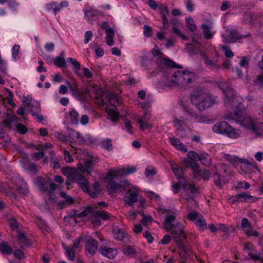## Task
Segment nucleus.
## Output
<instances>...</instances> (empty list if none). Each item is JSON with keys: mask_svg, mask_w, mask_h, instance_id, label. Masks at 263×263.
I'll return each mask as SVG.
<instances>
[{"mask_svg": "<svg viewBox=\"0 0 263 263\" xmlns=\"http://www.w3.org/2000/svg\"><path fill=\"white\" fill-rule=\"evenodd\" d=\"M191 99L192 104L200 111H203L215 103L214 100L203 92H195L194 94L191 95Z\"/></svg>", "mask_w": 263, "mask_h": 263, "instance_id": "1", "label": "nucleus"}, {"mask_svg": "<svg viewBox=\"0 0 263 263\" xmlns=\"http://www.w3.org/2000/svg\"><path fill=\"white\" fill-rule=\"evenodd\" d=\"M63 174L67 176L70 179L78 182L81 185V188L83 191L88 190L89 189V184L87 180L76 168L66 166L63 169Z\"/></svg>", "mask_w": 263, "mask_h": 263, "instance_id": "2", "label": "nucleus"}, {"mask_svg": "<svg viewBox=\"0 0 263 263\" xmlns=\"http://www.w3.org/2000/svg\"><path fill=\"white\" fill-rule=\"evenodd\" d=\"M123 174V170H111L106 174L105 178L108 181L106 187L110 194H113L118 191H122L125 189L123 185L116 183L114 180V178L122 176Z\"/></svg>", "mask_w": 263, "mask_h": 263, "instance_id": "3", "label": "nucleus"}, {"mask_svg": "<svg viewBox=\"0 0 263 263\" xmlns=\"http://www.w3.org/2000/svg\"><path fill=\"white\" fill-rule=\"evenodd\" d=\"M212 130L214 133L226 135L231 138H237L240 135L239 130L233 128L226 121L217 123L213 126Z\"/></svg>", "mask_w": 263, "mask_h": 263, "instance_id": "4", "label": "nucleus"}, {"mask_svg": "<svg viewBox=\"0 0 263 263\" xmlns=\"http://www.w3.org/2000/svg\"><path fill=\"white\" fill-rule=\"evenodd\" d=\"M194 77V73L189 71H175L171 77L172 82L176 85L182 87L187 86Z\"/></svg>", "mask_w": 263, "mask_h": 263, "instance_id": "5", "label": "nucleus"}, {"mask_svg": "<svg viewBox=\"0 0 263 263\" xmlns=\"http://www.w3.org/2000/svg\"><path fill=\"white\" fill-rule=\"evenodd\" d=\"M34 183L42 192H48L51 195V192L57 189V185L53 183L50 178H44L39 176L34 179Z\"/></svg>", "mask_w": 263, "mask_h": 263, "instance_id": "6", "label": "nucleus"}, {"mask_svg": "<svg viewBox=\"0 0 263 263\" xmlns=\"http://www.w3.org/2000/svg\"><path fill=\"white\" fill-rule=\"evenodd\" d=\"M246 123V127L252 138L260 137L263 135V124L261 122H254L252 119Z\"/></svg>", "mask_w": 263, "mask_h": 263, "instance_id": "7", "label": "nucleus"}, {"mask_svg": "<svg viewBox=\"0 0 263 263\" xmlns=\"http://www.w3.org/2000/svg\"><path fill=\"white\" fill-rule=\"evenodd\" d=\"M171 234L174 241L177 243L180 249L184 248V240L186 236L184 234V227L181 225L177 226L174 228Z\"/></svg>", "mask_w": 263, "mask_h": 263, "instance_id": "8", "label": "nucleus"}, {"mask_svg": "<svg viewBox=\"0 0 263 263\" xmlns=\"http://www.w3.org/2000/svg\"><path fill=\"white\" fill-rule=\"evenodd\" d=\"M15 190L19 192V193L24 195H27L29 193V190L26 187V183L23 181L21 182L13 183L11 185H9L8 187V190L5 193L7 196L13 197L15 196L14 194L10 191V190Z\"/></svg>", "mask_w": 263, "mask_h": 263, "instance_id": "9", "label": "nucleus"}, {"mask_svg": "<svg viewBox=\"0 0 263 263\" xmlns=\"http://www.w3.org/2000/svg\"><path fill=\"white\" fill-rule=\"evenodd\" d=\"M225 96L224 101L225 105L232 107H237L238 99L234 94V90L231 87H227L223 92Z\"/></svg>", "mask_w": 263, "mask_h": 263, "instance_id": "10", "label": "nucleus"}, {"mask_svg": "<svg viewBox=\"0 0 263 263\" xmlns=\"http://www.w3.org/2000/svg\"><path fill=\"white\" fill-rule=\"evenodd\" d=\"M223 41L227 43L231 44L235 42L237 40L247 37V35H240L235 29H228L224 34L222 36Z\"/></svg>", "mask_w": 263, "mask_h": 263, "instance_id": "11", "label": "nucleus"}, {"mask_svg": "<svg viewBox=\"0 0 263 263\" xmlns=\"http://www.w3.org/2000/svg\"><path fill=\"white\" fill-rule=\"evenodd\" d=\"M234 119L241 123V124L245 127L246 126V123L249 122V120H252L250 117L247 116L246 110L244 108L237 109Z\"/></svg>", "mask_w": 263, "mask_h": 263, "instance_id": "12", "label": "nucleus"}, {"mask_svg": "<svg viewBox=\"0 0 263 263\" xmlns=\"http://www.w3.org/2000/svg\"><path fill=\"white\" fill-rule=\"evenodd\" d=\"M213 26V22L209 20H205L201 25V28L203 31V34L206 39H210L213 36V34L212 33L211 30L212 29Z\"/></svg>", "mask_w": 263, "mask_h": 263, "instance_id": "13", "label": "nucleus"}, {"mask_svg": "<svg viewBox=\"0 0 263 263\" xmlns=\"http://www.w3.org/2000/svg\"><path fill=\"white\" fill-rule=\"evenodd\" d=\"M99 252L104 256L110 259L114 258L117 253V251L116 249L108 248L106 246H101L100 247Z\"/></svg>", "mask_w": 263, "mask_h": 263, "instance_id": "14", "label": "nucleus"}, {"mask_svg": "<svg viewBox=\"0 0 263 263\" xmlns=\"http://www.w3.org/2000/svg\"><path fill=\"white\" fill-rule=\"evenodd\" d=\"M98 248V242L96 240L92 238L87 240L85 246V250L90 255H93L96 253Z\"/></svg>", "mask_w": 263, "mask_h": 263, "instance_id": "15", "label": "nucleus"}, {"mask_svg": "<svg viewBox=\"0 0 263 263\" xmlns=\"http://www.w3.org/2000/svg\"><path fill=\"white\" fill-rule=\"evenodd\" d=\"M159 53H160L162 54L161 53L156 51L155 53H154V55H157L158 58L157 59V63L158 64H163L165 65L166 66H168L171 68H175L176 67V63L174 62L173 61H172L171 59H166L162 57L161 56L159 55Z\"/></svg>", "mask_w": 263, "mask_h": 263, "instance_id": "16", "label": "nucleus"}, {"mask_svg": "<svg viewBox=\"0 0 263 263\" xmlns=\"http://www.w3.org/2000/svg\"><path fill=\"white\" fill-rule=\"evenodd\" d=\"M127 194H128V196L125 199V202L129 206H132L137 201L138 191L136 189H129L128 190Z\"/></svg>", "mask_w": 263, "mask_h": 263, "instance_id": "17", "label": "nucleus"}, {"mask_svg": "<svg viewBox=\"0 0 263 263\" xmlns=\"http://www.w3.org/2000/svg\"><path fill=\"white\" fill-rule=\"evenodd\" d=\"M244 250L248 251V255L253 260L256 261L260 259V256L256 254V250L252 243H246L244 246Z\"/></svg>", "mask_w": 263, "mask_h": 263, "instance_id": "18", "label": "nucleus"}, {"mask_svg": "<svg viewBox=\"0 0 263 263\" xmlns=\"http://www.w3.org/2000/svg\"><path fill=\"white\" fill-rule=\"evenodd\" d=\"M106 110L112 122H116L118 121L119 120V112L115 105H112L111 107H106Z\"/></svg>", "mask_w": 263, "mask_h": 263, "instance_id": "19", "label": "nucleus"}, {"mask_svg": "<svg viewBox=\"0 0 263 263\" xmlns=\"http://www.w3.org/2000/svg\"><path fill=\"white\" fill-rule=\"evenodd\" d=\"M93 163L91 159L86 160L84 161L83 164H81L79 166V170L82 173H86L87 174H90L93 171Z\"/></svg>", "mask_w": 263, "mask_h": 263, "instance_id": "20", "label": "nucleus"}, {"mask_svg": "<svg viewBox=\"0 0 263 263\" xmlns=\"http://www.w3.org/2000/svg\"><path fill=\"white\" fill-rule=\"evenodd\" d=\"M18 243L22 249L28 247L31 245L30 240L27 238L25 234L22 232H19L18 234Z\"/></svg>", "mask_w": 263, "mask_h": 263, "instance_id": "21", "label": "nucleus"}, {"mask_svg": "<svg viewBox=\"0 0 263 263\" xmlns=\"http://www.w3.org/2000/svg\"><path fill=\"white\" fill-rule=\"evenodd\" d=\"M63 248L65 250V255L68 260L73 261L75 258L76 250L70 246H66L65 244L63 245Z\"/></svg>", "mask_w": 263, "mask_h": 263, "instance_id": "22", "label": "nucleus"}, {"mask_svg": "<svg viewBox=\"0 0 263 263\" xmlns=\"http://www.w3.org/2000/svg\"><path fill=\"white\" fill-rule=\"evenodd\" d=\"M176 216L174 214H171L165 216V219L164 221V229L166 231H169L172 230L173 224L172 222L175 220Z\"/></svg>", "mask_w": 263, "mask_h": 263, "instance_id": "23", "label": "nucleus"}, {"mask_svg": "<svg viewBox=\"0 0 263 263\" xmlns=\"http://www.w3.org/2000/svg\"><path fill=\"white\" fill-rule=\"evenodd\" d=\"M112 233L114 238L118 240H123L125 238V234L123 229L118 227H114L112 229Z\"/></svg>", "mask_w": 263, "mask_h": 263, "instance_id": "24", "label": "nucleus"}, {"mask_svg": "<svg viewBox=\"0 0 263 263\" xmlns=\"http://www.w3.org/2000/svg\"><path fill=\"white\" fill-rule=\"evenodd\" d=\"M169 141L171 143L178 149L182 152H186L187 151V149L185 146L177 138L170 137L169 138Z\"/></svg>", "mask_w": 263, "mask_h": 263, "instance_id": "25", "label": "nucleus"}, {"mask_svg": "<svg viewBox=\"0 0 263 263\" xmlns=\"http://www.w3.org/2000/svg\"><path fill=\"white\" fill-rule=\"evenodd\" d=\"M69 117L70 123L72 125H78L79 124L80 119L79 114L75 109H72L70 111H69Z\"/></svg>", "mask_w": 263, "mask_h": 263, "instance_id": "26", "label": "nucleus"}, {"mask_svg": "<svg viewBox=\"0 0 263 263\" xmlns=\"http://www.w3.org/2000/svg\"><path fill=\"white\" fill-rule=\"evenodd\" d=\"M0 252L3 254L10 255L13 253V250L6 241H2L0 243Z\"/></svg>", "mask_w": 263, "mask_h": 263, "instance_id": "27", "label": "nucleus"}, {"mask_svg": "<svg viewBox=\"0 0 263 263\" xmlns=\"http://www.w3.org/2000/svg\"><path fill=\"white\" fill-rule=\"evenodd\" d=\"M123 251L125 255L128 256L130 257H135L137 255V251L131 246H125L123 248Z\"/></svg>", "mask_w": 263, "mask_h": 263, "instance_id": "28", "label": "nucleus"}, {"mask_svg": "<svg viewBox=\"0 0 263 263\" xmlns=\"http://www.w3.org/2000/svg\"><path fill=\"white\" fill-rule=\"evenodd\" d=\"M85 17L88 20H92L94 17L101 14L102 12L98 10L90 9L88 10H84Z\"/></svg>", "mask_w": 263, "mask_h": 263, "instance_id": "29", "label": "nucleus"}, {"mask_svg": "<svg viewBox=\"0 0 263 263\" xmlns=\"http://www.w3.org/2000/svg\"><path fill=\"white\" fill-rule=\"evenodd\" d=\"M93 212V208L90 205L87 206L84 210H83L81 212L77 213L76 212L74 214V217L75 218H83L85 217L90 214L92 213Z\"/></svg>", "mask_w": 263, "mask_h": 263, "instance_id": "30", "label": "nucleus"}, {"mask_svg": "<svg viewBox=\"0 0 263 263\" xmlns=\"http://www.w3.org/2000/svg\"><path fill=\"white\" fill-rule=\"evenodd\" d=\"M181 186L184 191H189L192 194L196 193L198 192V189L195 185L188 183L186 181L181 184Z\"/></svg>", "mask_w": 263, "mask_h": 263, "instance_id": "31", "label": "nucleus"}, {"mask_svg": "<svg viewBox=\"0 0 263 263\" xmlns=\"http://www.w3.org/2000/svg\"><path fill=\"white\" fill-rule=\"evenodd\" d=\"M213 182L214 184L220 188H221L225 184L224 181L221 178L220 175L217 173L213 175Z\"/></svg>", "mask_w": 263, "mask_h": 263, "instance_id": "32", "label": "nucleus"}, {"mask_svg": "<svg viewBox=\"0 0 263 263\" xmlns=\"http://www.w3.org/2000/svg\"><path fill=\"white\" fill-rule=\"evenodd\" d=\"M190 114L194 117L196 120V122L199 123H207L211 121V120L208 119L206 117L202 116L197 115L196 113L193 112H189Z\"/></svg>", "mask_w": 263, "mask_h": 263, "instance_id": "33", "label": "nucleus"}, {"mask_svg": "<svg viewBox=\"0 0 263 263\" xmlns=\"http://www.w3.org/2000/svg\"><path fill=\"white\" fill-rule=\"evenodd\" d=\"M195 224L198 227V228L200 230H203L207 228V225L205 222V219L203 218V216H200L199 218L196 220L194 222Z\"/></svg>", "mask_w": 263, "mask_h": 263, "instance_id": "34", "label": "nucleus"}, {"mask_svg": "<svg viewBox=\"0 0 263 263\" xmlns=\"http://www.w3.org/2000/svg\"><path fill=\"white\" fill-rule=\"evenodd\" d=\"M101 146L108 151H111L113 148L111 140L109 138L103 140L101 143Z\"/></svg>", "mask_w": 263, "mask_h": 263, "instance_id": "35", "label": "nucleus"}, {"mask_svg": "<svg viewBox=\"0 0 263 263\" xmlns=\"http://www.w3.org/2000/svg\"><path fill=\"white\" fill-rule=\"evenodd\" d=\"M236 197L239 199V201H241L242 199H244L247 202H252L254 201V197L251 195L247 194L246 192H242L236 194Z\"/></svg>", "mask_w": 263, "mask_h": 263, "instance_id": "36", "label": "nucleus"}, {"mask_svg": "<svg viewBox=\"0 0 263 263\" xmlns=\"http://www.w3.org/2000/svg\"><path fill=\"white\" fill-rule=\"evenodd\" d=\"M199 161L204 166H209L211 164V159L209 157L208 154L205 153L200 154Z\"/></svg>", "mask_w": 263, "mask_h": 263, "instance_id": "37", "label": "nucleus"}, {"mask_svg": "<svg viewBox=\"0 0 263 263\" xmlns=\"http://www.w3.org/2000/svg\"><path fill=\"white\" fill-rule=\"evenodd\" d=\"M41 111L40 105L37 102L32 104L30 106V112L32 116H35L37 113Z\"/></svg>", "mask_w": 263, "mask_h": 263, "instance_id": "38", "label": "nucleus"}, {"mask_svg": "<svg viewBox=\"0 0 263 263\" xmlns=\"http://www.w3.org/2000/svg\"><path fill=\"white\" fill-rule=\"evenodd\" d=\"M241 227L242 229L246 230V231L251 230L252 226L247 218H244L241 220Z\"/></svg>", "mask_w": 263, "mask_h": 263, "instance_id": "39", "label": "nucleus"}, {"mask_svg": "<svg viewBox=\"0 0 263 263\" xmlns=\"http://www.w3.org/2000/svg\"><path fill=\"white\" fill-rule=\"evenodd\" d=\"M196 166H194L191 168L193 172V177L195 179H197L202 175V170L200 168V166L198 164L196 163Z\"/></svg>", "mask_w": 263, "mask_h": 263, "instance_id": "40", "label": "nucleus"}, {"mask_svg": "<svg viewBox=\"0 0 263 263\" xmlns=\"http://www.w3.org/2000/svg\"><path fill=\"white\" fill-rule=\"evenodd\" d=\"M187 157L189 159L192 161H198L200 160V154H198L195 151H191L187 153Z\"/></svg>", "mask_w": 263, "mask_h": 263, "instance_id": "41", "label": "nucleus"}, {"mask_svg": "<svg viewBox=\"0 0 263 263\" xmlns=\"http://www.w3.org/2000/svg\"><path fill=\"white\" fill-rule=\"evenodd\" d=\"M54 64L59 67H65L66 65L65 59L63 58L57 57L54 60Z\"/></svg>", "mask_w": 263, "mask_h": 263, "instance_id": "42", "label": "nucleus"}, {"mask_svg": "<svg viewBox=\"0 0 263 263\" xmlns=\"http://www.w3.org/2000/svg\"><path fill=\"white\" fill-rule=\"evenodd\" d=\"M138 123L140 124V129L144 130L146 128H151V126L147 121H144L143 118H138Z\"/></svg>", "mask_w": 263, "mask_h": 263, "instance_id": "43", "label": "nucleus"}, {"mask_svg": "<svg viewBox=\"0 0 263 263\" xmlns=\"http://www.w3.org/2000/svg\"><path fill=\"white\" fill-rule=\"evenodd\" d=\"M175 126L177 129L179 131L180 129L185 125V123L183 120L179 119L178 118H174L173 121Z\"/></svg>", "mask_w": 263, "mask_h": 263, "instance_id": "44", "label": "nucleus"}, {"mask_svg": "<svg viewBox=\"0 0 263 263\" xmlns=\"http://www.w3.org/2000/svg\"><path fill=\"white\" fill-rule=\"evenodd\" d=\"M201 215L199 214V213L196 211L190 212L187 216V218L190 220H195V221L198 219Z\"/></svg>", "mask_w": 263, "mask_h": 263, "instance_id": "45", "label": "nucleus"}, {"mask_svg": "<svg viewBox=\"0 0 263 263\" xmlns=\"http://www.w3.org/2000/svg\"><path fill=\"white\" fill-rule=\"evenodd\" d=\"M93 215L92 218L91 219V222L95 226H99L101 225V221L100 220V218L96 215V212L93 210V212L91 213Z\"/></svg>", "mask_w": 263, "mask_h": 263, "instance_id": "46", "label": "nucleus"}, {"mask_svg": "<svg viewBox=\"0 0 263 263\" xmlns=\"http://www.w3.org/2000/svg\"><path fill=\"white\" fill-rule=\"evenodd\" d=\"M77 134H78V132H76L74 130L68 129L67 131L68 140L70 142H72L73 140H75L76 139Z\"/></svg>", "mask_w": 263, "mask_h": 263, "instance_id": "47", "label": "nucleus"}, {"mask_svg": "<svg viewBox=\"0 0 263 263\" xmlns=\"http://www.w3.org/2000/svg\"><path fill=\"white\" fill-rule=\"evenodd\" d=\"M182 163L187 168H192L194 166H196V162H193L192 160L188 158H184L182 160Z\"/></svg>", "mask_w": 263, "mask_h": 263, "instance_id": "48", "label": "nucleus"}, {"mask_svg": "<svg viewBox=\"0 0 263 263\" xmlns=\"http://www.w3.org/2000/svg\"><path fill=\"white\" fill-rule=\"evenodd\" d=\"M96 215L99 216L100 218L103 220H107L109 218V214L108 212L104 211H95Z\"/></svg>", "mask_w": 263, "mask_h": 263, "instance_id": "49", "label": "nucleus"}, {"mask_svg": "<svg viewBox=\"0 0 263 263\" xmlns=\"http://www.w3.org/2000/svg\"><path fill=\"white\" fill-rule=\"evenodd\" d=\"M66 84L67 85L69 90H70L72 95L75 97L79 91L76 86H74L76 85L75 84L72 85L70 82L67 81Z\"/></svg>", "mask_w": 263, "mask_h": 263, "instance_id": "50", "label": "nucleus"}, {"mask_svg": "<svg viewBox=\"0 0 263 263\" xmlns=\"http://www.w3.org/2000/svg\"><path fill=\"white\" fill-rule=\"evenodd\" d=\"M226 159L233 164L237 165L240 161V158L236 156L228 155Z\"/></svg>", "mask_w": 263, "mask_h": 263, "instance_id": "51", "label": "nucleus"}, {"mask_svg": "<svg viewBox=\"0 0 263 263\" xmlns=\"http://www.w3.org/2000/svg\"><path fill=\"white\" fill-rule=\"evenodd\" d=\"M143 29V34L145 36L149 37L152 35L153 29L151 27L145 25H144Z\"/></svg>", "mask_w": 263, "mask_h": 263, "instance_id": "52", "label": "nucleus"}, {"mask_svg": "<svg viewBox=\"0 0 263 263\" xmlns=\"http://www.w3.org/2000/svg\"><path fill=\"white\" fill-rule=\"evenodd\" d=\"M16 128L18 133L23 135L25 134L28 131L27 127L22 123L17 124Z\"/></svg>", "mask_w": 263, "mask_h": 263, "instance_id": "53", "label": "nucleus"}, {"mask_svg": "<svg viewBox=\"0 0 263 263\" xmlns=\"http://www.w3.org/2000/svg\"><path fill=\"white\" fill-rule=\"evenodd\" d=\"M158 8L160 10L161 15H162V14H165V15L169 14L170 11L167 6L163 5L161 3H159Z\"/></svg>", "mask_w": 263, "mask_h": 263, "instance_id": "54", "label": "nucleus"}, {"mask_svg": "<svg viewBox=\"0 0 263 263\" xmlns=\"http://www.w3.org/2000/svg\"><path fill=\"white\" fill-rule=\"evenodd\" d=\"M255 85L259 88L263 86V72L259 76H257L256 81L254 82Z\"/></svg>", "mask_w": 263, "mask_h": 263, "instance_id": "55", "label": "nucleus"}, {"mask_svg": "<svg viewBox=\"0 0 263 263\" xmlns=\"http://www.w3.org/2000/svg\"><path fill=\"white\" fill-rule=\"evenodd\" d=\"M173 172L178 180L180 181L181 179H183V171L181 168L175 169Z\"/></svg>", "mask_w": 263, "mask_h": 263, "instance_id": "56", "label": "nucleus"}, {"mask_svg": "<svg viewBox=\"0 0 263 263\" xmlns=\"http://www.w3.org/2000/svg\"><path fill=\"white\" fill-rule=\"evenodd\" d=\"M41 151H42L41 152H37V153H34V154H33L32 155L33 158L35 160H36V161L39 160L44 157V149L42 148Z\"/></svg>", "mask_w": 263, "mask_h": 263, "instance_id": "57", "label": "nucleus"}, {"mask_svg": "<svg viewBox=\"0 0 263 263\" xmlns=\"http://www.w3.org/2000/svg\"><path fill=\"white\" fill-rule=\"evenodd\" d=\"M88 92L89 90L87 89L84 91H79L74 97L79 100H82L84 99L85 95L88 93Z\"/></svg>", "mask_w": 263, "mask_h": 263, "instance_id": "58", "label": "nucleus"}, {"mask_svg": "<svg viewBox=\"0 0 263 263\" xmlns=\"http://www.w3.org/2000/svg\"><path fill=\"white\" fill-rule=\"evenodd\" d=\"M222 49L224 51V55L227 58H232L234 56L232 51L228 48L226 46H222Z\"/></svg>", "mask_w": 263, "mask_h": 263, "instance_id": "59", "label": "nucleus"}, {"mask_svg": "<svg viewBox=\"0 0 263 263\" xmlns=\"http://www.w3.org/2000/svg\"><path fill=\"white\" fill-rule=\"evenodd\" d=\"M64 159L67 162L71 163L73 162V159L68 151L65 150L64 151Z\"/></svg>", "mask_w": 263, "mask_h": 263, "instance_id": "60", "label": "nucleus"}, {"mask_svg": "<svg viewBox=\"0 0 263 263\" xmlns=\"http://www.w3.org/2000/svg\"><path fill=\"white\" fill-rule=\"evenodd\" d=\"M249 61V60L247 58L243 57L241 58L239 64L241 67L246 68L248 66Z\"/></svg>", "mask_w": 263, "mask_h": 263, "instance_id": "61", "label": "nucleus"}, {"mask_svg": "<svg viewBox=\"0 0 263 263\" xmlns=\"http://www.w3.org/2000/svg\"><path fill=\"white\" fill-rule=\"evenodd\" d=\"M20 50V46L15 45L13 46L12 50V57L14 59H15L17 56Z\"/></svg>", "mask_w": 263, "mask_h": 263, "instance_id": "62", "label": "nucleus"}, {"mask_svg": "<svg viewBox=\"0 0 263 263\" xmlns=\"http://www.w3.org/2000/svg\"><path fill=\"white\" fill-rule=\"evenodd\" d=\"M45 49L48 52H52L54 49V45L53 43L48 42L45 45Z\"/></svg>", "mask_w": 263, "mask_h": 263, "instance_id": "63", "label": "nucleus"}, {"mask_svg": "<svg viewBox=\"0 0 263 263\" xmlns=\"http://www.w3.org/2000/svg\"><path fill=\"white\" fill-rule=\"evenodd\" d=\"M201 177L204 181L208 180L211 177V173L207 170H203L202 171Z\"/></svg>", "mask_w": 263, "mask_h": 263, "instance_id": "64", "label": "nucleus"}]
</instances>
